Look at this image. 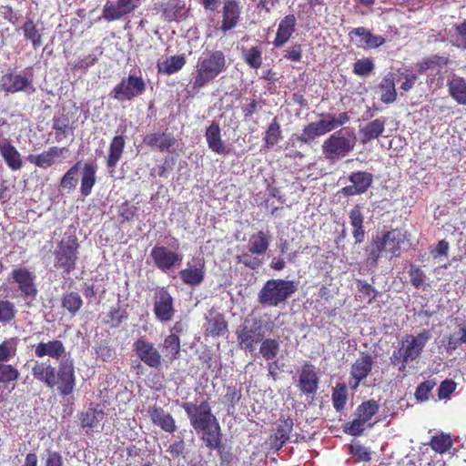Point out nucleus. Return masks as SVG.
<instances>
[{
    "mask_svg": "<svg viewBox=\"0 0 466 466\" xmlns=\"http://www.w3.org/2000/svg\"><path fill=\"white\" fill-rule=\"evenodd\" d=\"M32 375L48 388L57 386L63 396L71 394L76 386L75 368L70 360L61 361L57 370L47 362H35L32 368Z\"/></svg>",
    "mask_w": 466,
    "mask_h": 466,
    "instance_id": "f257e3e1",
    "label": "nucleus"
},
{
    "mask_svg": "<svg viewBox=\"0 0 466 466\" xmlns=\"http://www.w3.org/2000/svg\"><path fill=\"white\" fill-rule=\"evenodd\" d=\"M226 69V57L222 51H206L198 57L193 73L192 87L200 89L212 82Z\"/></svg>",
    "mask_w": 466,
    "mask_h": 466,
    "instance_id": "f03ea898",
    "label": "nucleus"
},
{
    "mask_svg": "<svg viewBox=\"0 0 466 466\" xmlns=\"http://www.w3.org/2000/svg\"><path fill=\"white\" fill-rule=\"evenodd\" d=\"M357 144L354 127H345L335 131L322 143V154L325 159L334 162L350 154Z\"/></svg>",
    "mask_w": 466,
    "mask_h": 466,
    "instance_id": "7ed1b4c3",
    "label": "nucleus"
},
{
    "mask_svg": "<svg viewBox=\"0 0 466 466\" xmlns=\"http://www.w3.org/2000/svg\"><path fill=\"white\" fill-rule=\"evenodd\" d=\"M405 239V235L399 229L378 233L367 248L369 260L373 265H377L384 253L390 254L391 257H399L400 246Z\"/></svg>",
    "mask_w": 466,
    "mask_h": 466,
    "instance_id": "20e7f679",
    "label": "nucleus"
},
{
    "mask_svg": "<svg viewBox=\"0 0 466 466\" xmlns=\"http://www.w3.org/2000/svg\"><path fill=\"white\" fill-rule=\"evenodd\" d=\"M298 289L293 280L271 279L266 281L258 294L260 304L277 307L285 302Z\"/></svg>",
    "mask_w": 466,
    "mask_h": 466,
    "instance_id": "39448f33",
    "label": "nucleus"
},
{
    "mask_svg": "<svg viewBox=\"0 0 466 466\" xmlns=\"http://www.w3.org/2000/svg\"><path fill=\"white\" fill-rule=\"evenodd\" d=\"M272 324H264L261 319H246L236 331L238 347L247 351H254L256 345L266 336V329L271 330Z\"/></svg>",
    "mask_w": 466,
    "mask_h": 466,
    "instance_id": "423d86ee",
    "label": "nucleus"
},
{
    "mask_svg": "<svg viewBox=\"0 0 466 466\" xmlns=\"http://www.w3.org/2000/svg\"><path fill=\"white\" fill-rule=\"evenodd\" d=\"M79 243L75 235L65 236L55 250V267L62 268L66 274L76 268Z\"/></svg>",
    "mask_w": 466,
    "mask_h": 466,
    "instance_id": "0eeeda50",
    "label": "nucleus"
},
{
    "mask_svg": "<svg viewBox=\"0 0 466 466\" xmlns=\"http://www.w3.org/2000/svg\"><path fill=\"white\" fill-rule=\"evenodd\" d=\"M146 91V83L141 76L129 75L123 78L110 92V96L118 101L132 100Z\"/></svg>",
    "mask_w": 466,
    "mask_h": 466,
    "instance_id": "6e6552de",
    "label": "nucleus"
},
{
    "mask_svg": "<svg viewBox=\"0 0 466 466\" xmlns=\"http://www.w3.org/2000/svg\"><path fill=\"white\" fill-rule=\"evenodd\" d=\"M153 312L156 319L161 323H167L173 319L176 313L174 299L166 288H160L155 292Z\"/></svg>",
    "mask_w": 466,
    "mask_h": 466,
    "instance_id": "1a4fd4ad",
    "label": "nucleus"
},
{
    "mask_svg": "<svg viewBox=\"0 0 466 466\" xmlns=\"http://www.w3.org/2000/svg\"><path fill=\"white\" fill-rule=\"evenodd\" d=\"M0 89L5 93L35 92L33 81L28 77L25 71L10 72L3 75L0 78Z\"/></svg>",
    "mask_w": 466,
    "mask_h": 466,
    "instance_id": "9d476101",
    "label": "nucleus"
},
{
    "mask_svg": "<svg viewBox=\"0 0 466 466\" xmlns=\"http://www.w3.org/2000/svg\"><path fill=\"white\" fill-rule=\"evenodd\" d=\"M150 258L157 268L168 273L172 268L181 265L183 255L172 251L165 246H155L150 251Z\"/></svg>",
    "mask_w": 466,
    "mask_h": 466,
    "instance_id": "9b49d317",
    "label": "nucleus"
},
{
    "mask_svg": "<svg viewBox=\"0 0 466 466\" xmlns=\"http://www.w3.org/2000/svg\"><path fill=\"white\" fill-rule=\"evenodd\" d=\"M431 338V334L428 329H423L417 336L406 335L400 346L404 351V363L418 359Z\"/></svg>",
    "mask_w": 466,
    "mask_h": 466,
    "instance_id": "f8f14e48",
    "label": "nucleus"
},
{
    "mask_svg": "<svg viewBox=\"0 0 466 466\" xmlns=\"http://www.w3.org/2000/svg\"><path fill=\"white\" fill-rule=\"evenodd\" d=\"M178 276L187 286L198 287L205 279V261L202 258H193L187 268L180 270Z\"/></svg>",
    "mask_w": 466,
    "mask_h": 466,
    "instance_id": "ddd939ff",
    "label": "nucleus"
},
{
    "mask_svg": "<svg viewBox=\"0 0 466 466\" xmlns=\"http://www.w3.org/2000/svg\"><path fill=\"white\" fill-rule=\"evenodd\" d=\"M133 347L138 358L147 366L158 368L161 365V355L152 343L139 339L134 343Z\"/></svg>",
    "mask_w": 466,
    "mask_h": 466,
    "instance_id": "4468645a",
    "label": "nucleus"
},
{
    "mask_svg": "<svg viewBox=\"0 0 466 466\" xmlns=\"http://www.w3.org/2000/svg\"><path fill=\"white\" fill-rule=\"evenodd\" d=\"M349 180L351 185L341 189L344 196H356L363 194L370 187L373 176L369 172L358 171L350 174Z\"/></svg>",
    "mask_w": 466,
    "mask_h": 466,
    "instance_id": "2eb2a0df",
    "label": "nucleus"
},
{
    "mask_svg": "<svg viewBox=\"0 0 466 466\" xmlns=\"http://www.w3.org/2000/svg\"><path fill=\"white\" fill-rule=\"evenodd\" d=\"M140 0H117L116 4L106 5L103 9V17L107 21L120 19L122 16L133 12Z\"/></svg>",
    "mask_w": 466,
    "mask_h": 466,
    "instance_id": "dca6fc26",
    "label": "nucleus"
},
{
    "mask_svg": "<svg viewBox=\"0 0 466 466\" xmlns=\"http://www.w3.org/2000/svg\"><path fill=\"white\" fill-rule=\"evenodd\" d=\"M12 277L24 296L30 298L36 296L37 289L35 285V276L32 272L25 268H20L12 271Z\"/></svg>",
    "mask_w": 466,
    "mask_h": 466,
    "instance_id": "f3484780",
    "label": "nucleus"
},
{
    "mask_svg": "<svg viewBox=\"0 0 466 466\" xmlns=\"http://www.w3.org/2000/svg\"><path fill=\"white\" fill-rule=\"evenodd\" d=\"M66 151H67L66 147H52L39 155H29L27 160L31 164L46 169L53 166L56 159Z\"/></svg>",
    "mask_w": 466,
    "mask_h": 466,
    "instance_id": "a211bd4d",
    "label": "nucleus"
},
{
    "mask_svg": "<svg viewBox=\"0 0 466 466\" xmlns=\"http://www.w3.org/2000/svg\"><path fill=\"white\" fill-rule=\"evenodd\" d=\"M239 15L240 8L238 2L236 0H225L221 30L226 33L233 29L238 24Z\"/></svg>",
    "mask_w": 466,
    "mask_h": 466,
    "instance_id": "6ab92c4d",
    "label": "nucleus"
},
{
    "mask_svg": "<svg viewBox=\"0 0 466 466\" xmlns=\"http://www.w3.org/2000/svg\"><path fill=\"white\" fill-rule=\"evenodd\" d=\"M0 155L6 165L14 171L20 170L23 159L18 150L6 139L0 141Z\"/></svg>",
    "mask_w": 466,
    "mask_h": 466,
    "instance_id": "aec40b11",
    "label": "nucleus"
},
{
    "mask_svg": "<svg viewBox=\"0 0 466 466\" xmlns=\"http://www.w3.org/2000/svg\"><path fill=\"white\" fill-rule=\"evenodd\" d=\"M66 352V348L61 340L54 339L47 342H40L35 347V355L37 358L48 356L52 359H59Z\"/></svg>",
    "mask_w": 466,
    "mask_h": 466,
    "instance_id": "412c9836",
    "label": "nucleus"
},
{
    "mask_svg": "<svg viewBox=\"0 0 466 466\" xmlns=\"http://www.w3.org/2000/svg\"><path fill=\"white\" fill-rule=\"evenodd\" d=\"M206 140L209 149L213 152L225 155L228 153L227 147L221 138L219 125L213 121L206 130Z\"/></svg>",
    "mask_w": 466,
    "mask_h": 466,
    "instance_id": "4be33fe9",
    "label": "nucleus"
},
{
    "mask_svg": "<svg viewBox=\"0 0 466 466\" xmlns=\"http://www.w3.org/2000/svg\"><path fill=\"white\" fill-rule=\"evenodd\" d=\"M349 35L351 38L353 35L359 37V46L364 48H376L385 43L383 36L375 35L369 29L362 26L352 29Z\"/></svg>",
    "mask_w": 466,
    "mask_h": 466,
    "instance_id": "5701e85b",
    "label": "nucleus"
},
{
    "mask_svg": "<svg viewBox=\"0 0 466 466\" xmlns=\"http://www.w3.org/2000/svg\"><path fill=\"white\" fill-rule=\"evenodd\" d=\"M319 378L310 364H305L302 367L299 375V387L303 393H315L318 390Z\"/></svg>",
    "mask_w": 466,
    "mask_h": 466,
    "instance_id": "b1692460",
    "label": "nucleus"
},
{
    "mask_svg": "<svg viewBox=\"0 0 466 466\" xmlns=\"http://www.w3.org/2000/svg\"><path fill=\"white\" fill-rule=\"evenodd\" d=\"M148 414L153 423L159 426L163 431L172 433L176 431L177 426L173 417L167 413L160 407H149Z\"/></svg>",
    "mask_w": 466,
    "mask_h": 466,
    "instance_id": "393cba45",
    "label": "nucleus"
},
{
    "mask_svg": "<svg viewBox=\"0 0 466 466\" xmlns=\"http://www.w3.org/2000/svg\"><path fill=\"white\" fill-rule=\"evenodd\" d=\"M296 17L294 15H286L279 24L273 45L276 47L284 46L295 31Z\"/></svg>",
    "mask_w": 466,
    "mask_h": 466,
    "instance_id": "a878e982",
    "label": "nucleus"
},
{
    "mask_svg": "<svg viewBox=\"0 0 466 466\" xmlns=\"http://www.w3.org/2000/svg\"><path fill=\"white\" fill-rule=\"evenodd\" d=\"M373 361L370 356L363 355L360 357L351 366L350 374L355 380L353 389H356L360 382L364 380L372 369Z\"/></svg>",
    "mask_w": 466,
    "mask_h": 466,
    "instance_id": "bb28decb",
    "label": "nucleus"
},
{
    "mask_svg": "<svg viewBox=\"0 0 466 466\" xmlns=\"http://www.w3.org/2000/svg\"><path fill=\"white\" fill-rule=\"evenodd\" d=\"M126 141L121 135L115 136L110 143L108 156L106 159V167L110 173H113L115 167L122 157Z\"/></svg>",
    "mask_w": 466,
    "mask_h": 466,
    "instance_id": "cd10ccee",
    "label": "nucleus"
},
{
    "mask_svg": "<svg viewBox=\"0 0 466 466\" xmlns=\"http://www.w3.org/2000/svg\"><path fill=\"white\" fill-rule=\"evenodd\" d=\"M350 222L353 228L352 236L355 243L360 244L365 238V230L363 227L364 217L361 208L357 205L349 213Z\"/></svg>",
    "mask_w": 466,
    "mask_h": 466,
    "instance_id": "c85d7f7f",
    "label": "nucleus"
},
{
    "mask_svg": "<svg viewBox=\"0 0 466 466\" xmlns=\"http://www.w3.org/2000/svg\"><path fill=\"white\" fill-rule=\"evenodd\" d=\"M143 142L149 147H157L161 151H169L176 143L175 137L167 133H151L147 135Z\"/></svg>",
    "mask_w": 466,
    "mask_h": 466,
    "instance_id": "c756f323",
    "label": "nucleus"
},
{
    "mask_svg": "<svg viewBox=\"0 0 466 466\" xmlns=\"http://www.w3.org/2000/svg\"><path fill=\"white\" fill-rule=\"evenodd\" d=\"M450 96L460 105L466 106V80L453 76L447 83Z\"/></svg>",
    "mask_w": 466,
    "mask_h": 466,
    "instance_id": "7c9ffc66",
    "label": "nucleus"
},
{
    "mask_svg": "<svg viewBox=\"0 0 466 466\" xmlns=\"http://www.w3.org/2000/svg\"><path fill=\"white\" fill-rule=\"evenodd\" d=\"M385 129V121L381 119H375L369 122L367 125L360 128L361 137V143L367 144L368 142L378 138Z\"/></svg>",
    "mask_w": 466,
    "mask_h": 466,
    "instance_id": "2f4dec72",
    "label": "nucleus"
},
{
    "mask_svg": "<svg viewBox=\"0 0 466 466\" xmlns=\"http://www.w3.org/2000/svg\"><path fill=\"white\" fill-rule=\"evenodd\" d=\"M270 244V237L264 231L253 234L248 240V249L256 255H263Z\"/></svg>",
    "mask_w": 466,
    "mask_h": 466,
    "instance_id": "473e14b6",
    "label": "nucleus"
},
{
    "mask_svg": "<svg viewBox=\"0 0 466 466\" xmlns=\"http://www.w3.org/2000/svg\"><path fill=\"white\" fill-rule=\"evenodd\" d=\"M448 64V58L439 55H432L423 58L417 64V70L420 74H426L429 71L439 70Z\"/></svg>",
    "mask_w": 466,
    "mask_h": 466,
    "instance_id": "72a5a7b5",
    "label": "nucleus"
},
{
    "mask_svg": "<svg viewBox=\"0 0 466 466\" xmlns=\"http://www.w3.org/2000/svg\"><path fill=\"white\" fill-rule=\"evenodd\" d=\"M96 181V167L93 164L86 163L81 176L80 191L84 197L91 194L92 188Z\"/></svg>",
    "mask_w": 466,
    "mask_h": 466,
    "instance_id": "f704fd0d",
    "label": "nucleus"
},
{
    "mask_svg": "<svg viewBox=\"0 0 466 466\" xmlns=\"http://www.w3.org/2000/svg\"><path fill=\"white\" fill-rule=\"evenodd\" d=\"M21 29L25 38L31 42L34 49H37L43 45L42 33L36 28L32 19H27Z\"/></svg>",
    "mask_w": 466,
    "mask_h": 466,
    "instance_id": "c9c22d12",
    "label": "nucleus"
},
{
    "mask_svg": "<svg viewBox=\"0 0 466 466\" xmlns=\"http://www.w3.org/2000/svg\"><path fill=\"white\" fill-rule=\"evenodd\" d=\"M280 350V340L277 339H263L260 341L259 354L265 360H274Z\"/></svg>",
    "mask_w": 466,
    "mask_h": 466,
    "instance_id": "e433bc0d",
    "label": "nucleus"
},
{
    "mask_svg": "<svg viewBox=\"0 0 466 466\" xmlns=\"http://www.w3.org/2000/svg\"><path fill=\"white\" fill-rule=\"evenodd\" d=\"M380 87L381 90L380 100L383 103L390 104L396 100L397 93L395 89L393 76L391 74H388L383 77Z\"/></svg>",
    "mask_w": 466,
    "mask_h": 466,
    "instance_id": "4c0bfd02",
    "label": "nucleus"
},
{
    "mask_svg": "<svg viewBox=\"0 0 466 466\" xmlns=\"http://www.w3.org/2000/svg\"><path fill=\"white\" fill-rule=\"evenodd\" d=\"M82 305L83 299L77 292H66L62 297V307L73 316L80 310Z\"/></svg>",
    "mask_w": 466,
    "mask_h": 466,
    "instance_id": "58836bf2",
    "label": "nucleus"
},
{
    "mask_svg": "<svg viewBox=\"0 0 466 466\" xmlns=\"http://www.w3.org/2000/svg\"><path fill=\"white\" fill-rule=\"evenodd\" d=\"M104 415L102 410L89 407L80 416L81 425L84 428H95L104 419Z\"/></svg>",
    "mask_w": 466,
    "mask_h": 466,
    "instance_id": "ea45409f",
    "label": "nucleus"
},
{
    "mask_svg": "<svg viewBox=\"0 0 466 466\" xmlns=\"http://www.w3.org/2000/svg\"><path fill=\"white\" fill-rule=\"evenodd\" d=\"M186 64V59L183 56H172L162 64L158 65L159 72L166 75H173L178 72Z\"/></svg>",
    "mask_w": 466,
    "mask_h": 466,
    "instance_id": "a19ab883",
    "label": "nucleus"
},
{
    "mask_svg": "<svg viewBox=\"0 0 466 466\" xmlns=\"http://www.w3.org/2000/svg\"><path fill=\"white\" fill-rule=\"evenodd\" d=\"M281 138V129L280 125L277 120V117H275L271 123L268 125L264 137V142H265V147L271 148L276 144L279 143V141Z\"/></svg>",
    "mask_w": 466,
    "mask_h": 466,
    "instance_id": "79ce46f5",
    "label": "nucleus"
},
{
    "mask_svg": "<svg viewBox=\"0 0 466 466\" xmlns=\"http://www.w3.org/2000/svg\"><path fill=\"white\" fill-rule=\"evenodd\" d=\"M185 5L177 0H171L164 7L163 15L168 21L178 20L185 15Z\"/></svg>",
    "mask_w": 466,
    "mask_h": 466,
    "instance_id": "37998d69",
    "label": "nucleus"
},
{
    "mask_svg": "<svg viewBox=\"0 0 466 466\" xmlns=\"http://www.w3.org/2000/svg\"><path fill=\"white\" fill-rule=\"evenodd\" d=\"M18 341L17 338H10L0 344V363H6L16 355Z\"/></svg>",
    "mask_w": 466,
    "mask_h": 466,
    "instance_id": "c03bdc74",
    "label": "nucleus"
},
{
    "mask_svg": "<svg viewBox=\"0 0 466 466\" xmlns=\"http://www.w3.org/2000/svg\"><path fill=\"white\" fill-rule=\"evenodd\" d=\"M244 61L253 69H258L262 65V50L258 46L242 49Z\"/></svg>",
    "mask_w": 466,
    "mask_h": 466,
    "instance_id": "a18cd8bd",
    "label": "nucleus"
},
{
    "mask_svg": "<svg viewBox=\"0 0 466 466\" xmlns=\"http://www.w3.org/2000/svg\"><path fill=\"white\" fill-rule=\"evenodd\" d=\"M53 122V129L56 130V140L57 142L62 141L69 135H73V127H69L67 117H55Z\"/></svg>",
    "mask_w": 466,
    "mask_h": 466,
    "instance_id": "49530a36",
    "label": "nucleus"
},
{
    "mask_svg": "<svg viewBox=\"0 0 466 466\" xmlns=\"http://www.w3.org/2000/svg\"><path fill=\"white\" fill-rule=\"evenodd\" d=\"M163 348L166 357L171 360H177L180 355L179 338L175 334L168 335L164 340Z\"/></svg>",
    "mask_w": 466,
    "mask_h": 466,
    "instance_id": "de8ad7c7",
    "label": "nucleus"
},
{
    "mask_svg": "<svg viewBox=\"0 0 466 466\" xmlns=\"http://www.w3.org/2000/svg\"><path fill=\"white\" fill-rule=\"evenodd\" d=\"M221 430L218 425L209 431L204 432L201 439L205 445L210 450H219L221 448Z\"/></svg>",
    "mask_w": 466,
    "mask_h": 466,
    "instance_id": "09e8293b",
    "label": "nucleus"
},
{
    "mask_svg": "<svg viewBox=\"0 0 466 466\" xmlns=\"http://www.w3.org/2000/svg\"><path fill=\"white\" fill-rule=\"evenodd\" d=\"M80 163L77 162L70 167L63 176L60 181V187L65 189L74 190L78 182V172Z\"/></svg>",
    "mask_w": 466,
    "mask_h": 466,
    "instance_id": "8fccbe9b",
    "label": "nucleus"
},
{
    "mask_svg": "<svg viewBox=\"0 0 466 466\" xmlns=\"http://www.w3.org/2000/svg\"><path fill=\"white\" fill-rule=\"evenodd\" d=\"M215 416L210 411V407L207 401H203L198 405V410L190 420L193 428L203 424L208 420Z\"/></svg>",
    "mask_w": 466,
    "mask_h": 466,
    "instance_id": "3c124183",
    "label": "nucleus"
},
{
    "mask_svg": "<svg viewBox=\"0 0 466 466\" xmlns=\"http://www.w3.org/2000/svg\"><path fill=\"white\" fill-rule=\"evenodd\" d=\"M379 410V404L376 400H370L360 404L357 409L358 417L362 421H369Z\"/></svg>",
    "mask_w": 466,
    "mask_h": 466,
    "instance_id": "603ef678",
    "label": "nucleus"
},
{
    "mask_svg": "<svg viewBox=\"0 0 466 466\" xmlns=\"http://www.w3.org/2000/svg\"><path fill=\"white\" fill-rule=\"evenodd\" d=\"M207 331L212 336H220L227 331V323L222 315L218 314L208 319Z\"/></svg>",
    "mask_w": 466,
    "mask_h": 466,
    "instance_id": "864d4df0",
    "label": "nucleus"
},
{
    "mask_svg": "<svg viewBox=\"0 0 466 466\" xmlns=\"http://www.w3.org/2000/svg\"><path fill=\"white\" fill-rule=\"evenodd\" d=\"M238 263L245 265L251 269H257L262 266L263 260L258 258V255L253 254L248 249L237 257Z\"/></svg>",
    "mask_w": 466,
    "mask_h": 466,
    "instance_id": "5fc2aeb1",
    "label": "nucleus"
},
{
    "mask_svg": "<svg viewBox=\"0 0 466 466\" xmlns=\"http://www.w3.org/2000/svg\"><path fill=\"white\" fill-rule=\"evenodd\" d=\"M16 309L13 302L0 299V322L9 323L15 317Z\"/></svg>",
    "mask_w": 466,
    "mask_h": 466,
    "instance_id": "6e6d98bb",
    "label": "nucleus"
},
{
    "mask_svg": "<svg viewBox=\"0 0 466 466\" xmlns=\"http://www.w3.org/2000/svg\"><path fill=\"white\" fill-rule=\"evenodd\" d=\"M375 68V65L370 58L358 59L353 65V73L360 76L370 75Z\"/></svg>",
    "mask_w": 466,
    "mask_h": 466,
    "instance_id": "4d7b16f0",
    "label": "nucleus"
},
{
    "mask_svg": "<svg viewBox=\"0 0 466 466\" xmlns=\"http://www.w3.org/2000/svg\"><path fill=\"white\" fill-rule=\"evenodd\" d=\"M292 429L293 420L291 419L281 420L275 430L274 436L279 441H287L289 439Z\"/></svg>",
    "mask_w": 466,
    "mask_h": 466,
    "instance_id": "13d9d810",
    "label": "nucleus"
},
{
    "mask_svg": "<svg viewBox=\"0 0 466 466\" xmlns=\"http://www.w3.org/2000/svg\"><path fill=\"white\" fill-rule=\"evenodd\" d=\"M19 371L5 363H0V383H8L16 380L19 378Z\"/></svg>",
    "mask_w": 466,
    "mask_h": 466,
    "instance_id": "bf43d9fd",
    "label": "nucleus"
},
{
    "mask_svg": "<svg viewBox=\"0 0 466 466\" xmlns=\"http://www.w3.org/2000/svg\"><path fill=\"white\" fill-rule=\"evenodd\" d=\"M431 446L434 451L443 453L451 447V437L446 434L434 436L431 441Z\"/></svg>",
    "mask_w": 466,
    "mask_h": 466,
    "instance_id": "052dcab7",
    "label": "nucleus"
},
{
    "mask_svg": "<svg viewBox=\"0 0 466 466\" xmlns=\"http://www.w3.org/2000/svg\"><path fill=\"white\" fill-rule=\"evenodd\" d=\"M224 399L228 403V412L232 413L235 410V405L241 399V392L235 386H228Z\"/></svg>",
    "mask_w": 466,
    "mask_h": 466,
    "instance_id": "680f3d73",
    "label": "nucleus"
},
{
    "mask_svg": "<svg viewBox=\"0 0 466 466\" xmlns=\"http://www.w3.org/2000/svg\"><path fill=\"white\" fill-rule=\"evenodd\" d=\"M350 453L361 461H369L371 459V452L368 448L359 442L352 443L350 447Z\"/></svg>",
    "mask_w": 466,
    "mask_h": 466,
    "instance_id": "e2e57ef3",
    "label": "nucleus"
},
{
    "mask_svg": "<svg viewBox=\"0 0 466 466\" xmlns=\"http://www.w3.org/2000/svg\"><path fill=\"white\" fill-rule=\"evenodd\" d=\"M436 385L435 381L432 380H428L420 383L415 391V397L418 400L424 401L429 398V393Z\"/></svg>",
    "mask_w": 466,
    "mask_h": 466,
    "instance_id": "0e129e2a",
    "label": "nucleus"
},
{
    "mask_svg": "<svg viewBox=\"0 0 466 466\" xmlns=\"http://www.w3.org/2000/svg\"><path fill=\"white\" fill-rule=\"evenodd\" d=\"M409 276L410 281L414 288L420 289L423 286L426 276L420 268L411 265L409 271Z\"/></svg>",
    "mask_w": 466,
    "mask_h": 466,
    "instance_id": "69168bd1",
    "label": "nucleus"
},
{
    "mask_svg": "<svg viewBox=\"0 0 466 466\" xmlns=\"http://www.w3.org/2000/svg\"><path fill=\"white\" fill-rule=\"evenodd\" d=\"M466 343V327L452 334L448 340V350H455L460 345Z\"/></svg>",
    "mask_w": 466,
    "mask_h": 466,
    "instance_id": "338daca9",
    "label": "nucleus"
},
{
    "mask_svg": "<svg viewBox=\"0 0 466 466\" xmlns=\"http://www.w3.org/2000/svg\"><path fill=\"white\" fill-rule=\"evenodd\" d=\"M108 317V321L110 322L111 326L118 327L123 321L127 319L128 314L125 309H122L118 307L116 309H111Z\"/></svg>",
    "mask_w": 466,
    "mask_h": 466,
    "instance_id": "774afa93",
    "label": "nucleus"
}]
</instances>
